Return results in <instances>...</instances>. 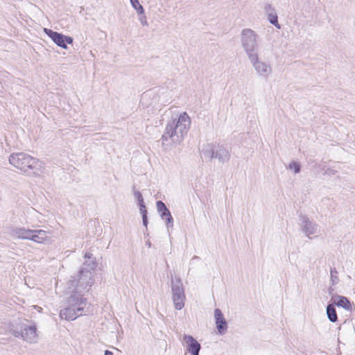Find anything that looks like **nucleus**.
I'll list each match as a JSON object with an SVG mask.
<instances>
[{
  "instance_id": "obj_1",
  "label": "nucleus",
  "mask_w": 355,
  "mask_h": 355,
  "mask_svg": "<svg viewBox=\"0 0 355 355\" xmlns=\"http://www.w3.org/2000/svg\"><path fill=\"white\" fill-rule=\"evenodd\" d=\"M92 254L87 252L85 258L88 260L83 263L79 274L77 277H72L67 283V293L80 295L83 297L84 292L89 291V288L94 283L93 272L94 271L97 263Z\"/></svg>"
},
{
  "instance_id": "obj_2",
  "label": "nucleus",
  "mask_w": 355,
  "mask_h": 355,
  "mask_svg": "<svg viewBox=\"0 0 355 355\" xmlns=\"http://www.w3.org/2000/svg\"><path fill=\"white\" fill-rule=\"evenodd\" d=\"M191 125L189 115L184 112L177 119L168 122L161 138L162 145H168V140L173 144H180L187 135Z\"/></svg>"
},
{
  "instance_id": "obj_3",
  "label": "nucleus",
  "mask_w": 355,
  "mask_h": 355,
  "mask_svg": "<svg viewBox=\"0 0 355 355\" xmlns=\"http://www.w3.org/2000/svg\"><path fill=\"white\" fill-rule=\"evenodd\" d=\"M9 162L28 175L39 176L44 171L42 161L25 153H12L10 155Z\"/></svg>"
},
{
  "instance_id": "obj_4",
  "label": "nucleus",
  "mask_w": 355,
  "mask_h": 355,
  "mask_svg": "<svg viewBox=\"0 0 355 355\" xmlns=\"http://www.w3.org/2000/svg\"><path fill=\"white\" fill-rule=\"evenodd\" d=\"M67 298V307L62 309L60 317L67 320H73L79 316L88 314L89 306L85 298L80 295L69 293Z\"/></svg>"
},
{
  "instance_id": "obj_5",
  "label": "nucleus",
  "mask_w": 355,
  "mask_h": 355,
  "mask_svg": "<svg viewBox=\"0 0 355 355\" xmlns=\"http://www.w3.org/2000/svg\"><path fill=\"white\" fill-rule=\"evenodd\" d=\"M259 36L252 29L246 28L241 32V44L248 58L258 54Z\"/></svg>"
},
{
  "instance_id": "obj_6",
  "label": "nucleus",
  "mask_w": 355,
  "mask_h": 355,
  "mask_svg": "<svg viewBox=\"0 0 355 355\" xmlns=\"http://www.w3.org/2000/svg\"><path fill=\"white\" fill-rule=\"evenodd\" d=\"M172 299L174 306L177 310H181L184 306L186 296L182 286V281L180 277L171 280Z\"/></svg>"
},
{
  "instance_id": "obj_7",
  "label": "nucleus",
  "mask_w": 355,
  "mask_h": 355,
  "mask_svg": "<svg viewBox=\"0 0 355 355\" xmlns=\"http://www.w3.org/2000/svg\"><path fill=\"white\" fill-rule=\"evenodd\" d=\"M300 225L302 232L309 239L318 237L320 235V230L318 225L311 220L306 216L300 215Z\"/></svg>"
},
{
  "instance_id": "obj_8",
  "label": "nucleus",
  "mask_w": 355,
  "mask_h": 355,
  "mask_svg": "<svg viewBox=\"0 0 355 355\" xmlns=\"http://www.w3.org/2000/svg\"><path fill=\"white\" fill-rule=\"evenodd\" d=\"M248 60L259 76L268 78L272 73L271 65L268 62L261 60L259 53L248 58Z\"/></svg>"
},
{
  "instance_id": "obj_9",
  "label": "nucleus",
  "mask_w": 355,
  "mask_h": 355,
  "mask_svg": "<svg viewBox=\"0 0 355 355\" xmlns=\"http://www.w3.org/2000/svg\"><path fill=\"white\" fill-rule=\"evenodd\" d=\"M44 31L58 46L62 49H67V44L73 43L71 37L64 35L48 28H44Z\"/></svg>"
},
{
  "instance_id": "obj_10",
  "label": "nucleus",
  "mask_w": 355,
  "mask_h": 355,
  "mask_svg": "<svg viewBox=\"0 0 355 355\" xmlns=\"http://www.w3.org/2000/svg\"><path fill=\"white\" fill-rule=\"evenodd\" d=\"M202 153L205 155L212 159L214 157L217 158L220 163H224L229 161L230 158V153L228 149L223 146H218L216 151L211 148L208 150H202Z\"/></svg>"
},
{
  "instance_id": "obj_11",
  "label": "nucleus",
  "mask_w": 355,
  "mask_h": 355,
  "mask_svg": "<svg viewBox=\"0 0 355 355\" xmlns=\"http://www.w3.org/2000/svg\"><path fill=\"white\" fill-rule=\"evenodd\" d=\"M182 343L187 352L191 355H199L201 345L192 336L183 335Z\"/></svg>"
},
{
  "instance_id": "obj_12",
  "label": "nucleus",
  "mask_w": 355,
  "mask_h": 355,
  "mask_svg": "<svg viewBox=\"0 0 355 355\" xmlns=\"http://www.w3.org/2000/svg\"><path fill=\"white\" fill-rule=\"evenodd\" d=\"M15 337H21L28 343H35L37 340V329L35 325L24 326L21 332L16 331Z\"/></svg>"
},
{
  "instance_id": "obj_13",
  "label": "nucleus",
  "mask_w": 355,
  "mask_h": 355,
  "mask_svg": "<svg viewBox=\"0 0 355 355\" xmlns=\"http://www.w3.org/2000/svg\"><path fill=\"white\" fill-rule=\"evenodd\" d=\"M156 207L162 219L165 220L167 228L173 227V218L166 205L162 201L159 200L156 202Z\"/></svg>"
},
{
  "instance_id": "obj_14",
  "label": "nucleus",
  "mask_w": 355,
  "mask_h": 355,
  "mask_svg": "<svg viewBox=\"0 0 355 355\" xmlns=\"http://www.w3.org/2000/svg\"><path fill=\"white\" fill-rule=\"evenodd\" d=\"M33 230L26 229L25 227H12L10 230V235L15 239L30 240Z\"/></svg>"
},
{
  "instance_id": "obj_15",
  "label": "nucleus",
  "mask_w": 355,
  "mask_h": 355,
  "mask_svg": "<svg viewBox=\"0 0 355 355\" xmlns=\"http://www.w3.org/2000/svg\"><path fill=\"white\" fill-rule=\"evenodd\" d=\"M214 318L218 331L220 334H223L227 328V322L223 317L221 311L216 309L214 311Z\"/></svg>"
},
{
  "instance_id": "obj_16",
  "label": "nucleus",
  "mask_w": 355,
  "mask_h": 355,
  "mask_svg": "<svg viewBox=\"0 0 355 355\" xmlns=\"http://www.w3.org/2000/svg\"><path fill=\"white\" fill-rule=\"evenodd\" d=\"M30 240L38 243H44L50 241L49 237L47 236L46 231L42 230H33Z\"/></svg>"
},
{
  "instance_id": "obj_17",
  "label": "nucleus",
  "mask_w": 355,
  "mask_h": 355,
  "mask_svg": "<svg viewBox=\"0 0 355 355\" xmlns=\"http://www.w3.org/2000/svg\"><path fill=\"white\" fill-rule=\"evenodd\" d=\"M334 306L337 305L338 306H340L344 308L346 310H350L351 309V304L348 299L343 296H338L334 300Z\"/></svg>"
},
{
  "instance_id": "obj_18",
  "label": "nucleus",
  "mask_w": 355,
  "mask_h": 355,
  "mask_svg": "<svg viewBox=\"0 0 355 355\" xmlns=\"http://www.w3.org/2000/svg\"><path fill=\"white\" fill-rule=\"evenodd\" d=\"M327 315L330 322H335L338 320L334 304H328L327 306Z\"/></svg>"
},
{
  "instance_id": "obj_19",
  "label": "nucleus",
  "mask_w": 355,
  "mask_h": 355,
  "mask_svg": "<svg viewBox=\"0 0 355 355\" xmlns=\"http://www.w3.org/2000/svg\"><path fill=\"white\" fill-rule=\"evenodd\" d=\"M268 19L270 24L274 25L277 28L280 29L281 25L278 22V17L276 12L270 13L267 15Z\"/></svg>"
},
{
  "instance_id": "obj_20",
  "label": "nucleus",
  "mask_w": 355,
  "mask_h": 355,
  "mask_svg": "<svg viewBox=\"0 0 355 355\" xmlns=\"http://www.w3.org/2000/svg\"><path fill=\"white\" fill-rule=\"evenodd\" d=\"M130 1L132 6L137 10L139 15L144 13V9L138 0H130Z\"/></svg>"
},
{
  "instance_id": "obj_21",
  "label": "nucleus",
  "mask_w": 355,
  "mask_h": 355,
  "mask_svg": "<svg viewBox=\"0 0 355 355\" xmlns=\"http://www.w3.org/2000/svg\"><path fill=\"white\" fill-rule=\"evenodd\" d=\"M288 168L293 171L295 173H298L300 172L301 166L300 163L293 161L289 164Z\"/></svg>"
},
{
  "instance_id": "obj_22",
  "label": "nucleus",
  "mask_w": 355,
  "mask_h": 355,
  "mask_svg": "<svg viewBox=\"0 0 355 355\" xmlns=\"http://www.w3.org/2000/svg\"><path fill=\"white\" fill-rule=\"evenodd\" d=\"M330 274H331V279L332 281L333 284H337L338 282L339 279L337 276V271H336V268H331Z\"/></svg>"
},
{
  "instance_id": "obj_23",
  "label": "nucleus",
  "mask_w": 355,
  "mask_h": 355,
  "mask_svg": "<svg viewBox=\"0 0 355 355\" xmlns=\"http://www.w3.org/2000/svg\"><path fill=\"white\" fill-rule=\"evenodd\" d=\"M264 11L268 15L275 12V8L270 3H266L264 6Z\"/></svg>"
},
{
  "instance_id": "obj_24",
  "label": "nucleus",
  "mask_w": 355,
  "mask_h": 355,
  "mask_svg": "<svg viewBox=\"0 0 355 355\" xmlns=\"http://www.w3.org/2000/svg\"><path fill=\"white\" fill-rule=\"evenodd\" d=\"M134 196L138 201V204L144 202V198L142 194L139 191H134Z\"/></svg>"
},
{
  "instance_id": "obj_25",
  "label": "nucleus",
  "mask_w": 355,
  "mask_h": 355,
  "mask_svg": "<svg viewBox=\"0 0 355 355\" xmlns=\"http://www.w3.org/2000/svg\"><path fill=\"white\" fill-rule=\"evenodd\" d=\"M139 21H141V24L144 26H148V24L147 22L146 18L145 16H142L139 18Z\"/></svg>"
},
{
  "instance_id": "obj_26",
  "label": "nucleus",
  "mask_w": 355,
  "mask_h": 355,
  "mask_svg": "<svg viewBox=\"0 0 355 355\" xmlns=\"http://www.w3.org/2000/svg\"><path fill=\"white\" fill-rule=\"evenodd\" d=\"M139 206L140 211H147L146 209V205H145L144 202L143 203L139 204Z\"/></svg>"
},
{
  "instance_id": "obj_27",
  "label": "nucleus",
  "mask_w": 355,
  "mask_h": 355,
  "mask_svg": "<svg viewBox=\"0 0 355 355\" xmlns=\"http://www.w3.org/2000/svg\"><path fill=\"white\" fill-rule=\"evenodd\" d=\"M142 221H143V225L147 227V225H148V218L147 217H144L142 218Z\"/></svg>"
},
{
  "instance_id": "obj_28",
  "label": "nucleus",
  "mask_w": 355,
  "mask_h": 355,
  "mask_svg": "<svg viewBox=\"0 0 355 355\" xmlns=\"http://www.w3.org/2000/svg\"><path fill=\"white\" fill-rule=\"evenodd\" d=\"M142 218L147 217V211H140Z\"/></svg>"
},
{
  "instance_id": "obj_29",
  "label": "nucleus",
  "mask_w": 355,
  "mask_h": 355,
  "mask_svg": "<svg viewBox=\"0 0 355 355\" xmlns=\"http://www.w3.org/2000/svg\"><path fill=\"white\" fill-rule=\"evenodd\" d=\"M104 355H113V353L111 351L105 350Z\"/></svg>"
}]
</instances>
